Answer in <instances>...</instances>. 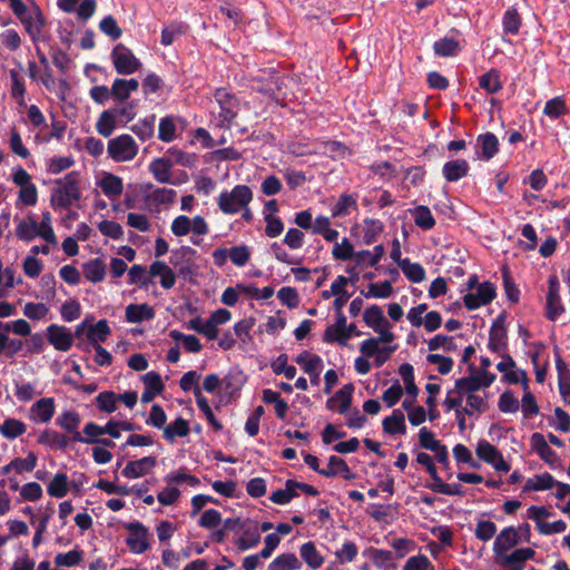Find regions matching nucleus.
Listing matches in <instances>:
<instances>
[{"label":"nucleus","mask_w":570,"mask_h":570,"mask_svg":"<svg viewBox=\"0 0 570 570\" xmlns=\"http://www.w3.org/2000/svg\"><path fill=\"white\" fill-rule=\"evenodd\" d=\"M177 193L165 187L153 185L140 186L125 194L126 209H139L160 213L168 210L175 202Z\"/></svg>","instance_id":"obj_1"},{"label":"nucleus","mask_w":570,"mask_h":570,"mask_svg":"<svg viewBox=\"0 0 570 570\" xmlns=\"http://www.w3.org/2000/svg\"><path fill=\"white\" fill-rule=\"evenodd\" d=\"M136 108V101H125L104 110L96 122L97 131L104 137L111 136L119 125L125 126L135 119Z\"/></svg>","instance_id":"obj_2"},{"label":"nucleus","mask_w":570,"mask_h":570,"mask_svg":"<svg viewBox=\"0 0 570 570\" xmlns=\"http://www.w3.org/2000/svg\"><path fill=\"white\" fill-rule=\"evenodd\" d=\"M76 173H69L62 179L56 181L50 195V202L55 210L67 209L79 199L80 189Z\"/></svg>","instance_id":"obj_3"},{"label":"nucleus","mask_w":570,"mask_h":570,"mask_svg":"<svg viewBox=\"0 0 570 570\" xmlns=\"http://www.w3.org/2000/svg\"><path fill=\"white\" fill-rule=\"evenodd\" d=\"M16 235L24 242H30L37 237H41L49 244H56L57 242L49 216H43L41 222L35 219L33 216L20 219L17 225Z\"/></svg>","instance_id":"obj_4"},{"label":"nucleus","mask_w":570,"mask_h":570,"mask_svg":"<svg viewBox=\"0 0 570 570\" xmlns=\"http://www.w3.org/2000/svg\"><path fill=\"white\" fill-rule=\"evenodd\" d=\"M253 199V193L246 185H236L230 191L219 195L218 206L225 214H249L248 204Z\"/></svg>","instance_id":"obj_5"},{"label":"nucleus","mask_w":570,"mask_h":570,"mask_svg":"<svg viewBox=\"0 0 570 570\" xmlns=\"http://www.w3.org/2000/svg\"><path fill=\"white\" fill-rule=\"evenodd\" d=\"M214 98L219 106V111L217 115L218 126L224 129L230 128L239 111L238 98L225 88L216 89L214 92Z\"/></svg>","instance_id":"obj_6"},{"label":"nucleus","mask_w":570,"mask_h":570,"mask_svg":"<svg viewBox=\"0 0 570 570\" xmlns=\"http://www.w3.org/2000/svg\"><path fill=\"white\" fill-rule=\"evenodd\" d=\"M124 528L128 532L125 542L132 554H142L151 548L153 534L142 522H127L124 523Z\"/></svg>","instance_id":"obj_7"},{"label":"nucleus","mask_w":570,"mask_h":570,"mask_svg":"<svg viewBox=\"0 0 570 570\" xmlns=\"http://www.w3.org/2000/svg\"><path fill=\"white\" fill-rule=\"evenodd\" d=\"M138 145L130 135L124 134L108 141L107 153L117 163L132 160L138 154Z\"/></svg>","instance_id":"obj_8"},{"label":"nucleus","mask_w":570,"mask_h":570,"mask_svg":"<svg viewBox=\"0 0 570 570\" xmlns=\"http://www.w3.org/2000/svg\"><path fill=\"white\" fill-rule=\"evenodd\" d=\"M110 59L117 73L122 76L132 75L142 66L141 61L134 52L122 43H118L114 47Z\"/></svg>","instance_id":"obj_9"},{"label":"nucleus","mask_w":570,"mask_h":570,"mask_svg":"<svg viewBox=\"0 0 570 570\" xmlns=\"http://www.w3.org/2000/svg\"><path fill=\"white\" fill-rule=\"evenodd\" d=\"M564 312L560 297V282L557 275H551L548 279V292L546 296V316L550 321H556Z\"/></svg>","instance_id":"obj_10"},{"label":"nucleus","mask_w":570,"mask_h":570,"mask_svg":"<svg viewBox=\"0 0 570 570\" xmlns=\"http://www.w3.org/2000/svg\"><path fill=\"white\" fill-rule=\"evenodd\" d=\"M478 458L491 464L499 472H509L510 464L504 461L502 453L487 440H480L476 444Z\"/></svg>","instance_id":"obj_11"},{"label":"nucleus","mask_w":570,"mask_h":570,"mask_svg":"<svg viewBox=\"0 0 570 570\" xmlns=\"http://www.w3.org/2000/svg\"><path fill=\"white\" fill-rule=\"evenodd\" d=\"M495 297V286L491 282H483L475 288V292H470L464 295V306L472 311L483 305H487Z\"/></svg>","instance_id":"obj_12"},{"label":"nucleus","mask_w":570,"mask_h":570,"mask_svg":"<svg viewBox=\"0 0 570 570\" xmlns=\"http://www.w3.org/2000/svg\"><path fill=\"white\" fill-rule=\"evenodd\" d=\"M73 334L65 326L51 324L47 327L48 342L57 350L67 352L73 344Z\"/></svg>","instance_id":"obj_13"},{"label":"nucleus","mask_w":570,"mask_h":570,"mask_svg":"<svg viewBox=\"0 0 570 570\" xmlns=\"http://www.w3.org/2000/svg\"><path fill=\"white\" fill-rule=\"evenodd\" d=\"M81 422L80 415L75 411H65L57 419V424L66 430L67 432L72 433L71 440L73 442L85 443V444H94L92 439H83V436L78 432L79 424Z\"/></svg>","instance_id":"obj_14"},{"label":"nucleus","mask_w":570,"mask_h":570,"mask_svg":"<svg viewBox=\"0 0 570 570\" xmlns=\"http://www.w3.org/2000/svg\"><path fill=\"white\" fill-rule=\"evenodd\" d=\"M534 556L535 551L532 548H520L509 554L505 552L497 558L503 567H512V570H523L524 562L532 560Z\"/></svg>","instance_id":"obj_15"},{"label":"nucleus","mask_w":570,"mask_h":570,"mask_svg":"<svg viewBox=\"0 0 570 570\" xmlns=\"http://www.w3.org/2000/svg\"><path fill=\"white\" fill-rule=\"evenodd\" d=\"M521 541V537L514 527H508L501 530L493 543V552L495 557L503 556L510 549Z\"/></svg>","instance_id":"obj_16"},{"label":"nucleus","mask_w":570,"mask_h":570,"mask_svg":"<svg viewBox=\"0 0 570 570\" xmlns=\"http://www.w3.org/2000/svg\"><path fill=\"white\" fill-rule=\"evenodd\" d=\"M507 328L504 317L500 315L492 324L489 334V348L495 353H504L507 348Z\"/></svg>","instance_id":"obj_17"},{"label":"nucleus","mask_w":570,"mask_h":570,"mask_svg":"<svg viewBox=\"0 0 570 570\" xmlns=\"http://www.w3.org/2000/svg\"><path fill=\"white\" fill-rule=\"evenodd\" d=\"M55 411V400L52 397H42L32 404L29 417L36 423H48L53 417Z\"/></svg>","instance_id":"obj_18"},{"label":"nucleus","mask_w":570,"mask_h":570,"mask_svg":"<svg viewBox=\"0 0 570 570\" xmlns=\"http://www.w3.org/2000/svg\"><path fill=\"white\" fill-rule=\"evenodd\" d=\"M156 456H145L139 460L129 461L121 473L127 479H137L148 474L156 466Z\"/></svg>","instance_id":"obj_19"},{"label":"nucleus","mask_w":570,"mask_h":570,"mask_svg":"<svg viewBox=\"0 0 570 570\" xmlns=\"http://www.w3.org/2000/svg\"><path fill=\"white\" fill-rule=\"evenodd\" d=\"M138 88L139 81L135 78H116L111 85L112 99L116 102L128 101L130 95L137 91Z\"/></svg>","instance_id":"obj_20"},{"label":"nucleus","mask_w":570,"mask_h":570,"mask_svg":"<svg viewBox=\"0 0 570 570\" xmlns=\"http://www.w3.org/2000/svg\"><path fill=\"white\" fill-rule=\"evenodd\" d=\"M354 387L352 384H346L340 389L332 397L326 402L328 410H336L338 413L344 414L348 411L352 403V395Z\"/></svg>","instance_id":"obj_21"},{"label":"nucleus","mask_w":570,"mask_h":570,"mask_svg":"<svg viewBox=\"0 0 570 570\" xmlns=\"http://www.w3.org/2000/svg\"><path fill=\"white\" fill-rule=\"evenodd\" d=\"M489 393L484 391L478 394L463 395L465 400L464 412L468 416L480 415L489 410Z\"/></svg>","instance_id":"obj_22"},{"label":"nucleus","mask_w":570,"mask_h":570,"mask_svg":"<svg viewBox=\"0 0 570 570\" xmlns=\"http://www.w3.org/2000/svg\"><path fill=\"white\" fill-rule=\"evenodd\" d=\"M320 474L326 478L341 475L345 480H353L355 478V474L352 473L346 462L336 455L330 458L327 466L322 469Z\"/></svg>","instance_id":"obj_23"},{"label":"nucleus","mask_w":570,"mask_h":570,"mask_svg":"<svg viewBox=\"0 0 570 570\" xmlns=\"http://www.w3.org/2000/svg\"><path fill=\"white\" fill-rule=\"evenodd\" d=\"M151 277H160V285L165 289H170L176 283L174 271L163 261H155L148 271Z\"/></svg>","instance_id":"obj_24"},{"label":"nucleus","mask_w":570,"mask_h":570,"mask_svg":"<svg viewBox=\"0 0 570 570\" xmlns=\"http://www.w3.org/2000/svg\"><path fill=\"white\" fill-rule=\"evenodd\" d=\"M98 186L102 193L111 200L118 198L124 190L122 179L114 174L106 173L100 178Z\"/></svg>","instance_id":"obj_25"},{"label":"nucleus","mask_w":570,"mask_h":570,"mask_svg":"<svg viewBox=\"0 0 570 570\" xmlns=\"http://www.w3.org/2000/svg\"><path fill=\"white\" fill-rule=\"evenodd\" d=\"M476 148L480 150V157L482 159L490 160L499 151V140L492 132L479 135L476 138Z\"/></svg>","instance_id":"obj_26"},{"label":"nucleus","mask_w":570,"mask_h":570,"mask_svg":"<svg viewBox=\"0 0 570 570\" xmlns=\"http://www.w3.org/2000/svg\"><path fill=\"white\" fill-rule=\"evenodd\" d=\"M470 166L465 159H455L446 161L442 167L443 177L448 181H458L465 177L469 173Z\"/></svg>","instance_id":"obj_27"},{"label":"nucleus","mask_w":570,"mask_h":570,"mask_svg":"<svg viewBox=\"0 0 570 570\" xmlns=\"http://www.w3.org/2000/svg\"><path fill=\"white\" fill-rule=\"evenodd\" d=\"M125 316L129 323H141L153 320L155 317V309L146 303L129 304L126 307Z\"/></svg>","instance_id":"obj_28"},{"label":"nucleus","mask_w":570,"mask_h":570,"mask_svg":"<svg viewBox=\"0 0 570 570\" xmlns=\"http://www.w3.org/2000/svg\"><path fill=\"white\" fill-rule=\"evenodd\" d=\"M531 446L544 462L553 464L557 461V453L550 448L543 434L533 433L531 435Z\"/></svg>","instance_id":"obj_29"},{"label":"nucleus","mask_w":570,"mask_h":570,"mask_svg":"<svg viewBox=\"0 0 570 570\" xmlns=\"http://www.w3.org/2000/svg\"><path fill=\"white\" fill-rule=\"evenodd\" d=\"M299 556L303 561L312 569H318L324 563V557L316 549L313 541L305 542L299 548Z\"/></svg>","instance_id":"obj_30"},{"label":"nucleus","mask_w":570,"mask_h":570,"mask_svg":"<svg viewBox=\"0 0 570 570\" xmlns=\"http://www.w3.org/2000/svg\"><path fill=\"white\" fill-rule=\"evenodd\" d=\"M149 173L154 176V178L160 184H167L169 177L171 175L173 166L170 160H168L165 156L160 158L154 159L149 164Z\"/></svg>","instance_id":"obj_31"},{"label":"nucleus","mask_w":570,"mask_h":570,"mask_svg":"<svg viewBox=\"0 0 570 570\" xmlns=\"http://www.w3.org/2000/svg\"><path fill=\"white\" fill-rule=\"evenodd\" d=\"M242 533V537L236 541V546L240 551L254 548L261 542V533L256 524H246Z\"/></svg>","instance_id":"obj_32"},{"label":"nucleus","mask_w":570,"mask_h":570,"mask_svg":"<svg viewBox=\"0 0 570 570\" xmlns=\"http://www.w3.org/2000/svg\"><path fill=\"white\" fill-rule=\"evenodd\" d=\"M383 431L389 434H404L406 431L405 416L399 409L385 417L382 422Z\"/></svg>","instance_id":"obj_33"},{"label":"nucleus","mask_w":570,"mask_h":570,"mask_svg":"<svg viewBox=\"0 0 570 570\" xmlns=\"http://www.w3.org/2000/svg\"><path fill=\"white\" fill-rule=\"evenodd\" d=\"M165 157L170 160L171 166L179 165L186 168H193L196 166L197 157L195 154H188L176 147L169 148Z\"/></svg>","instance_id":"obj_34"},{"label":"nucleus","mask_w":570,"mask_h":570,"mask_svg":"<svg viewBox=\"0 0 570 570\" xmlns=\"http://www.w3.org/2000/svg\"><path fill=\"white\" fill-rule=\"evenodd\" d=\"M295 362L302 367L306 374L322 372L323 361L318 355L312 354L307 351L302 352L295 358Z\"/></svg>","instance_id":"obj_35"},{"label":"nucleus","mask_w":570,"mask_h":570,"mask_svg":"<svg viewBox=\"0 0 570 570\" xmlns=\"http://www.w3.org/2000/svg\"><path fill=\"white\" fill-rule=\"evenodd\" d=\"M455 394L469 395V394H478L483 392V387L479 382L476 375L464 376L458 379L454 384Z\"/></svg>","instance_id":"obj_36"},{"label":"nucleus","mask_w":570,"mask_h":570,"mask_svg":"<svg viewBox=\"0 0 570 570\" xmlns=\"http://www.w3.org/2000/svg\"><path fill=\"white\" fill-rule=\"evenodd\" d=\"M302 568L301 560L295 553H282L277 556L269 564L267 570H299Z\"/></svg>","instance_id":"obj_37"},{"label":"nucleus","mask_w":570,"mask_h":570,"mask_svg":"<svg viewBox=\"0 0 570 570\" xmlns=\"http://www.w3.org/2000/svg\"><path fill=\"white\" fill-rule=\"evenodd\" d=\"M85 277L92 283L104 281L106 275V265L102 259L94 258L82 265Z\"/></svg>","instance_id":"obj_38"},{"label":"nucleus","mask_w":570,"mask_h":570,"mask_svg":"<svg viewBox=\"0 0 570 570\" xmlns=\"http://www.w3.org/2000/svg\"><path fill=\"white\" fill-rule=\"evenodd\" d=\"M433 50L439 57H454L461 51V46L458 40L444 37L434 42Z\"/></svg>","instance_id":"obj_39"},{"label":"nucleus","mask_w":570,"mask_h":570,"mask_svg":"<svg viewBox=\"0 0 570 570\" xmlns=\"http://www.w3.org/2000/svg\"><path fill=\"white\" fill-rule=\"evenodd\" d=\"M479 86L488 94H497L502 89L500 72L497 69H490L479 78Z\"/></svg>","instance_id":"obj_40"},{"label":"nucleus","mask_w":570,"mask_h":570,"mask_svg":"<svg viewBox=\"0 0 570 570\" xmlns=\"http://www.w3.org/2000/svg\"><path fill=\"white\" fill-rule=\"evenodd\" d=\"M109 334L110 327L106 320L98 321L87 330V338L92 345L106 342Z\"/></svg>","instance_id":"obj_41"},{"label":"nucleus","mask_w":570,"mask_h":570,"mask_svg":"<svg viewBox=\"0 0 570 570\" xmlns=\"http://www.w3.org/2000/svg\"><path fill=\"white\" fill-rule=\"evenodd\" d=\"M188 434L189 425L183 417H177L173 423L164 428V438L169 442H174L177 436L184 438Z\"/></svg>","instance_id":"obj_42"},{"label":"nucleus","mask_w":570,"mask_h":570,"mask_svg":"<svg viewBox=\"0 0 570 570\" xmlns=\"http://www.w3.org/2000/svg\"><path fill=\"white\" fill-rule=\"evenodd\" d=\"M26 431V424L18 419H6L3 423L0 424V434L9 440L21 436Z\"/></svg>","instance_id":"obj_43"},{"label":"nucleus","mask_w":570,"mask_h":570,"mask_svg":"<svg viewBox=\"0 0 570 570\" xmlns=\"http://www.w3.org/2000/svg\"><path fill=\"white\" fill-rule=\"evenodd\" d=\"M155 115L146 117L131 127V131L141 140L146 141L154 136L155 131Z\"/></svg>","instance_id":"obj_44"},{"label":"nucleus","mask_w":570,"mask_h":570,"mask_svg":"<svg viewBox=\"0 0 570 570\" xmlns=\"http://www.w3.org/2000/svg\"><path fill=\"white\" fill-rule=\"evenodd\" d=\"M521 22L522 20L517 9H508L502 18L503 33L517 36L519 33Z\"/></svg>","instance_id":"obj_45"},{"label":"nucleus","mask_w":570,"mask_h":570,"mask_svg":"<svg viewBox=\"0 0 570 570\" xmlns=\"http://www.w3.org/2000/svg\"><path fill=\"white\" fill-rule=\"evenodd\" d=\"M38 443L47 445V446L63 450L68 445V439L66 435H63L57 431L45 430L39 435Z\"/></svg>","instance_id":"obj_46"},{"label":"nucleus","mask_w":570,"mask_h":570,"mask_svg":"<svg viewBox=\"0 0 570 570\" xmlns=\"http://www.w3.org/2000/svg\"><path fill=\"white\" fill-rule=\"evenodd\" d=\"M68 475L66 473H57L47 487V492L52 498H63L67 495Z\"/></svg>","instance_id":"obj_47"},{"label":"nucleus","mask_w":570,"mask_h":570,"mask_svg":"<svg viewBox=\"0 0 570 570\" xmlns=\"http://www.w3.org/2000/svg\"><path fill=\"white\" fill-rule=\"evenodd\" d=\"M118 399L115 392L104 391L95 397V403L100 412L112 413L117 410Z\"/></svg>","instance_id":"obj_48"},{"label":"nucleus","mask_w":570,"mask_h":570,"mask_svg":"<svg viewBox=\"0 0 570 570\" xmlns=\"http://www.w3.org/2000/svg\"><path fill=\"white\" fill-rule=\"evenodd\" d=\"M196 403L198 409L204 413L207 422L214 428L215 431H222L223 425L215 417L213 410L210 409L206 397L203 395L202 390H196Z\"/></svg>","instance_id":"obj_49"},{"label":"nucleus","mask_w":570,"mask_h":570,"mask_svg":"<svg viewBox=\"0 0 570 570\" xmlns=\"http://www.w3.org/2000/svg\"><path fill=\"white\" fill-rule=\"evenodd\" d=\"M38 458L30 452L26 458H14L10 461L12 472L22 474L23 472H32L37 466Z\"/></svg>","instance_id":"obj_50"},{"label":"nucleus","mask_w":570,"mask_h":570,"mask_svg":"<svg viewBox=\"0 0 570 570\" xmlns=\"http://www.w3.org/2000/svg\"><path fill=\"white\" fill-rule=\"evenodd\" d=\"M400 268L403 274L413 283H420L424 279L425 272L423 267L417 263H411L409 258H404L400 262Z\"/></svg>","instance_id":"obj_51"},{"label":"nucleus","mask_w":570,"mask_h":570,"mask_svg":"<svg viewBox=\"0 0 570 570\" xmlns=\"http://www.w3.org/2000/svg\"><path fill=\"white\" fill-rule=\"evenodd\" d=\"M10 79H11V95L17 99L19 105H24V80L20 72L16 69L10 70Z\"/></svg>","instance_id":"obj_52"},{"label":"nucleus","mask_w":570,"mask_h":570,"mask_svg":"<svg viewBox=\"0 0 570 570\" xmlns=\"http://www.w3.org/2000/svg\"><path fill=\"white\" fill-rule=\"evenodd\" d=\"M567 105L562 97L558 96L549 99L543 108V114L551 119H557L560 116L567 114Z\"/></svg>","instance_id":"obj_53"},{"label":"nucleus","mask_w":570,"mask_h":570,"mask_svg":"<svg viewBox=\"0 0 570 570\" xmlns=\"http://www.w3.org/2000/svg\"><path fill=\"white\" fill-rule=\"evenodd\" d=\"M382 230L383 225L379 219H365L363 226V242L367 245L374 243Z\"/></svg>","instance_id":"obj_54"},{"label":"nucleus","mask_w":570,"mask_h":570,"mask_svg":"<svg viewBox=\"0 0 570 570\" xmlns=\"http://www.w3.org/2000/svg\"><path fill=\"white\" fill-rule=\"evenodd\" d=\"M186 26L179 22H173L161 30L160 43L165 47L170 46L177 37L181 36Z\"/></svg>","instance_id":"obj_55"},{"label":"nucleus","mask_w":570,"mask_h":570,"mask_svg":"<svg viewBox=\"0 0 570 570\" xmlns=\"http://www.w3.org/2000/svg\"><path fill=\"white\" fill-rule=\"evenodd\" d=\"M176 137V125L173 117H164L160 119L158 127V138L164 142H170Z\"/></svg>","instance_id":"obj_56"},{"label":"nucleus","mask_w":570,"mask_h":570,"mask_svg":"<svg viewBox=\"0 0 570 570\" xmlns=\"http://www.w3.org/2000/svg\"><path fill=\"white\" fill-rule=\"evenodd\" d=\"M82 561V551L73 549L66 553H58L55 557V563L58 567H75Z\"/></svg>","instance_id":"obj_57"},{"label":"nucleus","mask_w":570,"mask_h":570,"mask_svg":"<svg viewBox=\"0 0 570 570\" xmlns=\"http://www.w3.org/2000/svg\"><path fill=\"white\" fill-rule=\"evenodd\" d=\"M99 29L111 40H118L122 35L121 28L118 26L116 19L112 16L105 17L99 22Z\"/></svg>","instance_id":"obj_58"},{"label":"nucleus","mask_w":570,"mask_h":570,"mask_svg":"<svg viewBox=\"0 0 570 570\" xmlns=\"http://www.w3.org/2000/svg\"><path fill=\"white\" fill-rule=\"evenodd\" d=\"M250 249L246 245L233 246L229 248V259L238 267L245 266L250 259Z\"/></svg>","instance_id":"obj_59"},{"label":"nucleus","mask_w":570,"mask_h":570,"mask_svg":"<svg viewBox=\"0 0 570 570\" xmlns=\"http://www.w3.org/2000/svg\"><path fill=\"white\" fill-rule=\"evenodd\" d=\"M363 321L365 324L372 328H375L383 323H386V318L383 315V311L377 305H372L371 307L366 308L363 314Z\"/></svg>","instance_id":"obj_60"},{"label":"nucleus","mask_w":570,"mask_h":570,"mask_svg":"<svg viewBox=\"0 0 570 570\" xmlns=\"http://www.w3.org/2000/svg\"><path fill=\"white\" fill-rule=\"evenodd\" d=\"M323 340L326 343H338L341 345H346L348 341V334L345 333V330L337 327L335 325H330L325 328Z\"/></svg>","instance_id":"obj_61"},{"label":"nucleus","mask_w":570,"mask_h":570,"mask_svg":"<svg viewBox=\"0 0 570 570\" xmlns=\"http://www.w3.org/2000/svg\"><path fill=\"white\" fill-rule=\"evenodd\" d=\"M498 406L503 413H515L519 410L520 403L511 391H505L500 395Z\"/></svg>","instance_id":"obj_62"},{"label":"nucleus","mask_w":570,"mask_h":570,"mask_svg":"<svg viewBox=\"0 0 570 570\" xmlns=\"http://www.w3.org/2000/svg\"><path fill=\"white\" fill-rule=\"evenodd\" d=\"M129 284L147 287L150 279L147 276L146 268L141 265H132L128 271Z\"/></svg>","instance_id":"obj_63"},{"label":"nucleus","mask_w":570,"mask_h":570,"mask_svg":"<svg viewBox=\"0 0 570 570\" xmlns=\"http://www.w3.org/2000/svg\"><path fill=\"white\" fill-rule=\"evenodd\" d=\"M403 570H435L432 562L424 554H417L410 557L405 564L403 566Z\"/></svg>","instance_id":"obj_64"}]
</instances>
